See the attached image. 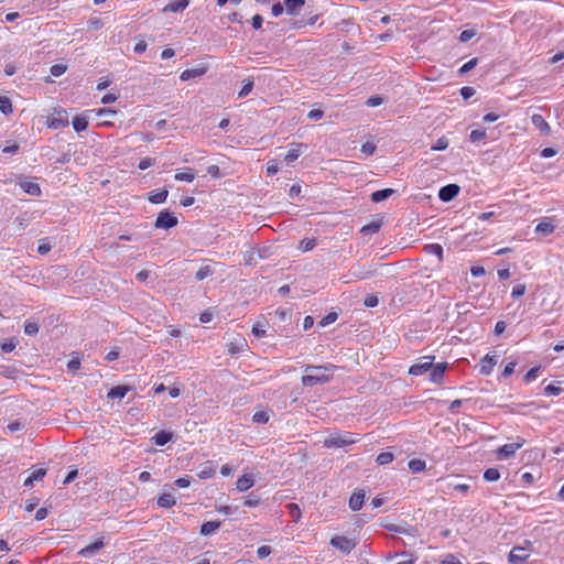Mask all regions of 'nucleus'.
<instances>
[{
    "instance_id": "nucleus-1",
    "label": "nucleus",
    "mask_w": 564,
    "mask_h": 564,
    "mask_svg": "<svg viewBox=\"0 0 564 564\" xmlns=\"http://www.w3.org/2000/svg\"><path fill=\"white\" fill-rule=\"evenodd\" d=\"M336 369L333 364L323 366H306L304 369L305 375L302 377V384L304 387H314L328 382Z\"/></svg>"
},
{
    "instance_id": "nucleus-2",
    "label": "nucleus",
    "mask_w": 564,
    "mask_h": 564,
    "mask_svg": "<svg viewBox=\"0 0 564 564\" xmlns=\"http://www.w3.org/2000/svg\"><path fill=\"white\" fill-rule=\"evenodd\" d=\"M360 440L358 434L351 432H338L330 434L324 441V446L327 448H339L347 445L357 443Z\"/></svg>"
},
{
    "instance_id": "nucleus-3",
    "label": "nucleus",
    "mask_w": 564,
    "mask_h": 564,
    "mask_svg": "<svg viewBox=\"0 0 564 564\" xmlns=\"http://www.w3.org/2000/svg\"><path fill=\"white\" fill-rule=\"evenodd\" d=\"M69 123L65 109H56L46 119V126L51 129H62Z\"/></svg>"
},
{
    "instance_id": "nucleus-4",
    "label": "nucleus",
    "mask_w": 564,
    "mask_h": 564,
    "mask_svg": "<svg viewBox=\"0 0 564 564\" xmlns=\"http://www.w3.org/2000/svg\"><path fill=\"white\" fill-rule=\"evenodd\" d=\"M177 223L178 220L175 214L169 209H164L159 213L154 223V227L160 229H170L175 227Z\"/></svg>"
},
{
    "instance_id": "nucleus-5",
    "label": "nucleus",
    "mask_w": 564,
    "mask_h": 564,
    "mask_svg": "<svg viewBox=\"0 0 564 564\" xmlns=\"http://www.w3.org/2000/svg\"><path fill=\"white\" fill-rule=\"evenodd\" d=\"M330 545L343 553H350L356 547V542L345 535H334L330 539Z\"/></svg>"
},
{
    "instance_id": "nucleus-6",
    "label": "nucleus",
    "mask_w": 564,
    "mask_h": 564,
    "mask_svg": "<svg viewBox=\"0 0 564 564\" xmlns=\"http://www.w3.org/2000/svg\"><path fill=\"white\" fill-rule=\"evenodd\" d=\"M434 356H423L420 360L409 368V373L412 376H421L427 370L432 369Z\"/></svg>"
},
{
    "instance_id": "nucleus-7",
    "label": "nucleus",
    "mask_w": 564,
    "mask_h": 564,
    "mask_svg": "<svg viewBox=\"0 0 564 564\" xmlns=\"http://www.w3.org/2000/svg\"><path fill=\"white\" fill-rule=\"evenodd\" d=\"M525 441L521 437L517 438V442L509 443L500 446L497 449V454L501 458H509L516 454V452L524 445Z\"/></svg>"
},
{
    "instance_id": "nucleus-8",
    "label": "nucleus",
    "mask_w": 564,
    "mask_h": 564,
    "mask_svg": "<svg viewBox=\"0 0 564 564\" xmlns=\"http://www.w3.org/2000/svg\"><path fill=\"white\" fill-rule=\"evenodd\" d=\"M207 70H208V66L205 64H200L194 68H187V69L183 70L180 75V79L182 82H186L192 78L200 77V76L205 75L207 73Z\"/></svg>"
},
{
    "instance_id": "nucleus-9",
    "label": "nucleus",
    "mask_w": 564,
    "mask_h": 564,
    "mask_svg": "<svg viewBox=\"0 0 564 564\" xmlns=\"http://www.w3.org/2000/svg\"><path fill=\"white\" fill-rule=\"evenodd\" d=\"M307 145L301 142H292L290 144L289 151L284 156L286 163H292L295 161L305 150Z\"/></svg>"
},
{
    "instance_id": "nucleus-10",
    "label": "nucleus",
    "mask_w": 564,
    "mask_h": 564,
    "mask_svg": "<svg viewBox=\"0 0 564 564\" xmlns=\"http://www.w3.org/2000/svg\"><path fill=\"white\" fill-rule=\"evenodd\" d=\"M105 538L100 536L96 539L93 543L86 545L85 547L78 551V555L88 557L101 550L105 546Z\"/></svg>"
},
{
    "instance_id": "nucleus-11",
    "label": "nucleus",
    "mask_w": 564,
    "mask_h": 564,
    "mask_svg": "<svg viewBox=\"0 0 564 564\" xmlns=\"http://www.w3.org/2000/svg\"><path fill=\"white\" fill-rule=\"evenodd\" d=\"M459 189L457 184L445 185L440 189L438 197L442 202L447 203L458 195Z\"/></svg>"
},
{
    "instance_id": "nucleus-12",
    "label": "nucleus",
    "mask_w": 564,
    "mask_h": 564,
    "mask_svg": "<svg viewBox=\"0 0 564 564\" xmlns=\"http://www.w3.org/2000/svg\"><path fill=\"white\" fill-rule=\"evenodd\" d=\"M366 498V492L364 489H356L351 494L348 506L352 511H358L361 509Z\"/></svg>"
},
{
    "instance_id": "nucleus-13",
    "label": "nucleus",
    "mask_w": 564,
    "mask_h": 564,
    "mask_svg": "<svg viewBox=\"0 0 564 564\" xmlns=\"http://www.w3.org/2000/svg\"><path fill=\"white\" fill-rule=\"evenodd\" d=\"M529 558V553L525 552L523 547L516 546L513 547L508 556V561L510 564H522Z\"/></svg>"
},
{
    "instance_id": "nucleus-14",
    "label": "nucleus",
    "mask_w": 564,
    "mask_h": 564,
    "mask_svg": "<svg viewBox=\"0 0 564 564\" xmlns=\"http://www.w3.org/2000/svg\"><path fill=\"white\" fill-rule=\"evenodd\" d=\"M497 364V358L496 356H490L489 354H487L481 360H480V364H479V372L481 375H490L491 371L494 370V367L496 366Z\"/></svg>"
},
{
    "instance_id": "nucleus-15",
    "label": "nucleus",
    "mask_w": 564,
    "mask_h": 564,
    "mask_svg": "<svg viewBox=\"0 0 564 564\" xmlns=\"http://www.w3.org/2000/svg\"><path fill=\"white\" fill-rule=\"evenodd\" d=\"M215 473H216L215 463L212 460H207L199 466L197 476L199 479H208V478L214 477Z\"/></svg>"
},
{
    "instance_id": "nucleus-16",
    "label": "nucleus",
    "mask_w": 564,
    "mask_h": 564,
    "mask_svg": "<svg viewBox=\"0 0 564 564\" xmlns=\"http://www.w3.org/2000/svg\"><path fill=\"white\" fill-rule=\"evenodd\" d=\"M174 434L170 431L161 430L151 437V442L158 446H164L171 442Z\"/></svg>"
},
{
    "instance_id": "nucleus-17",
    "label": "nucleus",
    "mask_w": 564,
    "mask_h": 564,
    "mask_svg": "<svg viewBox=\"0 0 564 564\" xmlns=\"http://www.w3.org/2000/svg\"><path fill=\"white\" fill-rule=\"evenodd\" d=\"M254 485V477L253 475H242L240 476L236 481V488L239 491H247Z\"/></svg>"
},
{
    "instance_id": "nucleus-18",
    "label": "nucleus",
    "mask_w": 564,
    "mask_h": 564,
    "mask_svg": "<svg viewBox=\"0 0 564 564\" xmlns=\"http://www.w3.org/2000/svg\"><path fill=\"white\" fill-rule=\"evenodd\" d=\"M189 4L188 0H174L163 8V12H182Z\"/></svg>"
},
{
    "instance_id": "nucleus-19",
    "label": "nucleus",
    "mask_w": 564,
    "mask_h": 564,
    "mask_svg": "<svg viewBox=\"0 0 564 564\" xmlns=\"http://www.w3.org/2000/svg\"><path fill=\"white\" fill-rule=\"evenodd\" d=\"M175 503H176V498L171 492H162L158 497V505L161 508L169 509V508H172L173 506H175Z\"/></svg>"
},
{
    "instance_id": "nucleus-20",
    "label": "nucleus",
    "mask_w": 564,
    "mask_h": 564,
    "mask_svg": "<svg viewBox=\"0 0 564 564\" xmlns=\"http://www.w3.org/2000/svg\"><path fill=\"white\" fill-rule=\"evenodd\" d=\"M532 123L535 128H538L542 133L549 134L551 131L550 124L546 122V120L539 113H535L531 118Z\"/></svg>"
},
{
    "instance_id": "nucleus-21",
    "label": "nucleus",
    "mask_w": 564,
    "mask_h": 564,
    "mask_svg": "<svg viewBox=\"0 0 564 564\" xmlns=\"http://www.w3.org/2000/svg\"><path fill=\"white\" fill-rule=\"evenodd\" d=\"M167 195L169 191L166 188H161L151 192L148 199L152 204H162L165 203Z\"/></svg>"
},
{
    "instance_id": "nucleus-22",
    "label": "nucleus",
    "mask_w": 564,
    "mask_h": 564,
    "mask_svg": "<svg viewBox=\"0 0 564 564\" xmlns=\"http://www.w3.org/2000/svg\"><path fill=\"white\" fill-rule=\"evenodd\" d=\"M174 180L191 183L195 180L194 170L191 167H184L182 171L175 173Z\"/></svg>"
},
{
    "instance_id": "nucleus-23",
    "label": "nucleus",
    "mask_w": 564,
    "mask_h": 564,
    "mask_svg": "<svg viewBox=\"0 0 564 564\" xmlns=\"http://www.w3.org/2000/svg\"><path fill=\"white\" fill-rule=\"evenodd\" d=\"M130 391V387L128 386H117V387H113L111 388L108 393H107V398L108 399H122L126 397V394Z\"/></svg>"
},
{
    "instance_id": "nucleus-24",
    "label": "nucleus",
    "mask_w": 564,
    "mask_h": 564,
    "mask_svg": "<svg viewBox=\"0 0 564 564\" xmlns=\"http://www.w3.org/2000/svg\"><path fill=\"white\" fill-rule=\"evenodd\" d=\"M20 186L29 195L39 196L41 194V187L35 182L24 181L20 183Z\"/></svg>"
},
{
    "instance_id": "nucleus-25",
    "label": "nucleus",
    "mask_w": 564,
    "mask_h": 564,
    "mask_svg": "<svg viewBox=\"0 0 564 564\" xmlns=\"http://www.w3.org/2000/svg\"><path fill=\"white\" fill-rule=\"evenodd\" d=\"M284 4L289 14H297L299 10L305 4V0H284Z\"/></svg>"
},
{
    "instance_id": "nucleus-26",
    "label": "nucleus",
    "mask_w": 564,
    "mask_h": 564,
    "mask_svg": "<svg viewBox=\"0 0 564 564\" xmlns=\"http://www.w3.org/2000/svg\"><path fill=\"white\" fill-rule=\"evenodd\" d=\"M424 251L427 254H434L438 258L440 261L444 259L443 247L440 243H430L424 247Z\"/></svg>"
},
{
    "instance_id": "nucleus-27",
    "label": "nucleus",
    "mask_w": 564,
    "mask_h": 564,
    "mask_svg": "<svg viewBox=\"0 0 564 564\" xmlns=\"http://www.w3.org/2000/svg\"><path fill=\"white\" fill-rule=\"evenodd\" d=\"M554 229L555 226L546 219L541 220L535 227L536 232L543 234L545 236L551 235L554 231Z\"/></svg>"
},
{
    "instance_id": "nucleus-28",
    "label": "nucleus",
    "mask_w": 564,
    "mask_h": 564,
    "mask_svg": "<svg viewBox=\"0 0 564 564\" xmlns=\"http://www.w3.org/2000/svg\"><path fill=\"white\" fill-rule=\"evenodd\" d=\"M220 527L219 521H207L200 527L202 535H210Z\"/></svg>"
},
{
    "instance_id": "nucleus-29",
    "label": "nucleus",
    "mask_w": 564,
    "mask_h": 564,
    "mask_svg": "<svg viewBox=\"0 0 564 564\" xmlns=\"http://www.w3.org/2000/svg\"><path fill=\"white\" fill-rule=\"evenodd\" d=\"M446 369V364L436 365L431 372V380L434 382H441L444 377V372Z\"/></svg>"
},
{
    "instance_id": "nucleus-30",
    "label": "nucleus",
    "mask_w": 564,
    "mask_h": 564,
    "mask_svg": "<svg viewBox=\"0 0 564 564\" xmlns=\"http://www.w3.org/2000/svg\"><path fill=\"white\" fill-rule=\"evenodd\" d=\"M73 128L76 132H83L88 127V120L84 116H77L73 119Z\"/></svg>"
},
{
    "instance_id": "nucleus-31",
    "label": "nucleus",
    "mask_w": 564,
    "mask_h": 564,
    "mask_svg": "<svg viewBox=\"0 0 564 564\" xmlns=\"http://www.w3.org/2000/svg\"><path fill=\"white\" fill-rule=\"evenodd\" d=\"M288 512L292 518L293 522L297 523L302 517V511L297 503H289L286 505Z\"/></svg>"
},
{
    "instance_id": "nucleus-32",
    "label": "nucleus",
    "mask_w": 564,
    "mask_h": 564,
    "mask_svg": "<svg viewBox=\"0 0 564 564\" xmlns=\"http://www.w3.org/2000/svg\"><path fill=\"white\" fill-rule=\"evenodd\" d=\"M393 193V189L392 188H384V189H380V191H376L371 194V199L372 202L375 203H379L381 200H384L386 198H388L389 196H391Z\"/></svg>"
},
{
    "instance_id": "nucleus-33",
    "label": "nucleus",
    "mask_w": 564,
    "mask_h": 564,
    "mask_svg": "<svg viewBox=\"0 0 564 564\" xmlns=\"http://www.w3.org/2000/svg\"><path fill=\"white\" fill-rule=\"evenodd\" d=\"M268 323L265 321H258L252 325V334L256 337H263L267 333Z\"/></svg>"
},
{
    "instance_id": "nucleus-34",
    "label": "nucleus",
    "mask_w": 564,
    "mask_h": 564,
    "mask_svg": "<svg viewBox=\"0 0 564 564\" xmlns=\"http://www.w3.org/2000/svg\"><path fill=\"white\" fill-rule=\"evenodd\" d=\"M408 465L412 473H421L426 468V463L419 458L411 459Z\"/></svg>"
},
{
    "instance_id": "nucleus-35",
    "label": "nucleus",
    "mask_w": 564,
    "mask_h": 564,
    "mask_svg": "<svg viewBox=\"0 0 564 564\" xmlns=\"http://www.w3.org/2000/svg\"><path fill=\"white\" fill-rule=\"evenodd\" d=\"M252 88H253V79H251V78L245 79L242 82V87H241L240 91L238 93V97L242 98V97L248 96L251 93Z\"/></svg>"
},
{
    "instance_id": "nucleus-36",
    "label": "nucleus",
    "mask_w": 564,
    "mask_h": 564,
    "mask_svg": "<svg viewBox=\"0 0 564 564\" xmlns=\"http://www.w3.org/2000/svg\"><path fill=\"white\" fill-rule=\"evenodd\" d=\"M316 246V240L314 238H304L299 242V249L302 252H306L312 250Z\"/></svg>"
},
{
    "instance_id": "nucleus-37",
    "label": "nucleus",
    "mask_w": 564,
    "mask_h": 564,
    "mask_svg": "<svg viewBox=\"0 0 564 564\" xmlns=\"http://www.w3.org/2000/svg\"><path fill=\"white\" fill-rule=\"evenodd\" d=\"M393 458L394 455L391 452H382L377 456L376 462L378 465H387L390 464Z\"/></svg>"
},
{
    "instance_id": "nucleus-38",
    "label": "nucleus",
    "mask_w": 564,
    "mask_h": 564,
    "mask_svg": "<svg viewBox=\"0 0 564 564\" xmlns=\"http://www.w3.org/2000/svg\"><path fill=\"white\" fill-rule=\"evenodd\" d=\"M12 110L11 100L6 96H0V111L4 115H9Z\"/></svg>"
},
{
    "instance_id": "nucleus-39",
    "label": "nucleus",
    "mask_w": 564,
    "mask_h": 564,
    "mask_svg": "<svg viewBox=\"0 0 564 564\" xmlns=\"http://www.w3.org/2000/svg\"><path fill=\"white\" fill-rule=\"evenodd\" d=\"M500 478V473L497 468H488L484 471V479L486 481H497Z\"/></svg>"
},
{
    "instance_id": "nucleus-40",
    "label": "nucleus",
    "mask_w": 564,
    "mask_h": 564,
    "mask_svg": "<svg viewBox=\"0 0 564 564\" xmlns=\"http://www.w3.org/2000/svg\"><path fill=\"white\" fill-rule=\"evenodd\" d=\"M487 138L485 129H475L470 131L469 139L471 142H478Z\"/></svg>"
},
{
    "instance_id": "nucleus-41",
    "label": "nucleus",
    "mask_w": 564,
    "mask_h": 564,
    "mask_svg": "<svg viewBox=\"0 0 564 564\" xmlns=\"http://www.w3.org/2000/svg\"><path fill=\"white\" fill-rule=\"evenodd\" d=\"M213 274V269L210 265H204L198 269V271L195 274V278L198 281H202Z\"/></svg>"
},
{
    "instance_id": "nucleus-42",
    "label": "nucleus",
    "mask_w": 564,
    "mask_h": 564,
    "mask_svg": "<svg viewBox=\"0 0 564 564\" xmlns=\"http://www.w3.org/2000/svg\"><path fill=\"white\" fill-rule=\"evenodd\" d=\"M40 326L35 322L26 321L24 324V333L30 336H34L39 333Z\"/></svg>"
},
{
    "instance_id": "nucleus-43",
    "label": "nucleus",
    "mask_w": 564,
    "mask_h": 564,
    "mask_svg": "<svg viewBox=\"0 0 564 564\" xmlns=\"http://www.w3.org/2000/svg\"><path fill=\"white\" fill-rule=\"evenodd\" d=\"M449 145V142H448V139L443 135L441 138L437 139V141L432 145V150L433 151H443V150H446Z\"/></svg>"
},
{
    "instance_id": "nucleus-44",
    "label": "nucleus",
    "mask_w": 564,
    "mask_h": 564,
    "mask_svg": "<svg viewBox=\"0 0 564 564\" xmlns=\"http://www.w3.org/2000/svg\"><path fill=\"white\" fill-rule=\"evenodd\" d=\"M52 249L48 238H42L37 243V251L41 254H46Z\"/></svg>"
},
{
    "instance_id": "nucleus-45",
    "label": "nucleus",
    "mask_w": 564,
    "mask_h": 564,
    "mask_svg": "<svg viewBox=\"0 0 564 564\" xmlns=\"http://www.w3.org/2000/svg\"><path fill=\"white\" fill-rule=\"evenodd\" d=\"M269 419H270V415L265 411H259L252 415V421L254 423H267L269 421Z\"/></svg>"
},
{
    "instance_id": "nucleus-46",
    "label": "nucleus",
    "mask_w": 564,
    "mask_h": 564,
    "mask_svg": "<svg viewBox=\"0 0 564 564\" xmlns=\"http://www.w3.org/2000/svg\"><path fill=\"white\" fill-rule=\"evenodd\" d=\"M381 225L379 223H370V224H367L365 225L362 228H361V232L367 235V234H376L379 231Z\"/></svg>"
},
{
    "instance_id": "nucleus-47",
    "label": "nucleus",
    "mask_w": 564,
    "mask_h": 564,
    "mask_svg": "<svg viewBox=\"0 0 564 564\" xmlns=\"http://www.w3.org/2000/svg\"><path fill=\"white\" fill-rule=\"evenodd\" d=\"M525 292H527V286H525V284L520 283V284H517V285H514V286L512 288L511 296H512L513 299H518V297H520V296L524 295V294H525Z\"/></svg>"
},
{
    "instance_id": "nucleus-48",
    "label": "nucleus",
    "mask_w": 564,
    "mask_h": 564,
    "mask_svg": "<svg viewBox=\"0 0 564 564\" xmlns=\"http://www.w3.org/2000/svg\"><path fill=\"white\" fill-rule=\"evenodd\" d=\"M90 113H94L97 117L107 115V116H115L117 113L116 110L111 108H98V109H91L89 110Z\"/></svg>"
},
{
    "instance_id": "nucleus-49",
    "label": "nucleus",
    "mask_w": 564,
    "mask_h": 564,
    "mask_svg": "<svg viewBox=\"0 0 564 564\" xmlns=\"http://www.w3.org/2000/svg\"><path fill=\"white\" fill-rule=\"evenodd\" d=\"M67 69V66L64 64H54L51 67V74L55 77L62 76Z\"/></svg>"
},
{
    "instance_id": "nucleus-50",
    "label": "nucleus",
    "mask_w": 564,
    "mask_h": 564,
    "mask_svg": "<svg viewBox=\"0 0 564 564\" xmlns=\"http://www.w3.org/2000/svg\"><path fill=\"white\" fill-rule=\"evenodd\" d=\"M478 63V59L476 57L469 59L468 62H466L460 68H459V74H465V73H468L469 70H471Z\"/></svg>"
},
{
    "instance_id": "nucleus-51",
    "label": "nucleus",
    "mask_w": 564,
    "mask_h": 564,
    "mask_svg": "<svg viewBox=\"0 0 564 564\" xmlns=\"http://www.w3.org/2000/svg\"><path fill=\"white\" fill-rule=\"evenodd\" d=\"M45 475H46V468H44V467L36 468V469L32 470V473L30 474L31 478L34 481L41 480Z\"/></svg>"
},
{
    "instance_id": "nucleus-52",
    "label": "nucleus",
    "mask_w": 564,
    "mask_h": 564,
    "mask_svg": "<svg viewBox=\"0 0 564 564\" xmlns=\"http://www.w3.org/2000/svg\"><path fill=\"white\" fill-rule=\"evenodd\" d=\"M89 30H99L104 26V22L98 18H93L87 22Z\"/></svg>"
},
{
    "instance_id": "nucleus-53",
    "label": "nucleus",
    "mask_w": 564,
    "mask_h": 564,
    "mask_svg": "<svg viewBox=\"0 0 564 564\" xmlns=\"http://www.w3.org/2000/svg\"><path fill=\"white\" fill-rule=\"evenodd\" d=\"M375 151H376V145L372 142H365L361 145V152L365 153L366 155H372L375 153Z\"/></svg>"
},
{
    "instance_id": "nucleus-54",
    "label": "nucleus",
    "mask_w": 564,
    "mask_h": 564,
    "mask_svg": "<svg viewBox=\"0 0 564 564\" xmlns=\"http://www.w3.org/2000/svg\"><path fill=\"white\" fill-rule=\"evenodd\" d=\"M539 368H531L523 377V380L529 383L538 377Z\"/></svg>"
},
{
    "instance_id": "nucleus-55",
    "label": "nucleus",
    "mask_w": 564,
    "mask_h": 564,
    "mask_svg": "<svg viewBox=\"0 0 564 564\" xmlns=\"http://www.w3.org/2000/svg\"><path fill=\"white\" fill-rule=\"evenodd\" d=\"M175 485L178 488H187L191 485V477L189 476L180 477L175 480Z\"/></svg>"
},
{
    "instance_id": "nucleus-56",
    "label": "nucleus",
    "mask_w": 564,
    "mask_h": 564,
    "mask_svg": "<svg viewBox=\"0 0 564 564\" xmlns=\"http://www.w3.org/2000/svg\"><path fill=\"white\" fill-rule=\"evenodd\" d=\"M271 552H272V549L269 545H262V546L258 547V550H257V554L260 558L269 556L271 554Z\"/></svg>"
},
{
    "instance_id": "nucleus-57",
    "label": "nucleus",
    "mask_w": 564,
    "mask_h": 564,
    "mask_svg": "<svg viewBox=\"0 0 564 564\" xmlns=\"http://www.w3.org/2000/svg\"><path fill=\"white\" fill-rule=\"evenodd\" d=\"M260 503V499L256 496H248L245 500H243V505L246 507H257L259 506Z\"/></svg>"
},
{
    "instance_id": "nucleus-58",
    "label": "nucleus",
    "mask_w": 564,
    "mask_h": 564,
    "mask_svg": "<svg viewBox=\"0 0 564 564\" xmlns=\"http://www.w3.org/2000/svg\"><path fill=\"white\" fill-rule=\"evenodd\" d=\"M474 36H475V31L474 30H464L459 34V41L460 42H467V41L471 40Z\"/></svg>"
},
{
    "instance_id": "nucleus-59",
    "label": "nucleus",
    "mask_w": 564,
    "mask_h": 564,
    "mask_svg": "<svg viewBox=\"0 0 564 564\" xmlns=\"http://www.w3.org/2000/svg\"><path fill=\"white\" fill-rule=\"evenodd\" d=\"M153 164H154V160L152 158H143L142 160H140L138 167L143 171Z\"/></svg>"
},
{
    "instance_id": "nucleus-60",
    "label": "nucleus",
    "mask_w": 564,
    "mask_h": 564,
    "mask_svg": "<svg viewBox=\"0 0 564 564\" xmlns=\"http://www.w3.org/2000/svg\"><path fill=\"white\" fill-rule=\"evenodd\" d=\"M15 346L17 343L13 339H10L1 344V349L4 352H11L12 350H14Z\"/></svg>"
},
{
    "instance_id": "nucleus-61",
    "label": "nucleus",
    "mask_w": 564,
    "mask_h": 564,
    "mask_svg": "<svg viewBox=\"0 0 564 564\" xmlns=\"http://www.w3.org/2000/svg\"><path fill=\"white\" fill-rule=\"evenodd\" d=\"M474 94L475 89L473 87L464 86L460 88V95L464 99H469Z\"/></svg>"
},
{
    "instance_id": "nucleus-62",
    "label": "nucleus",
    "mask_w": 564,
    "mask_h": 564,
    "mask_svg": "<svg viewBox=\"0 0 564 564\" xmlns=\"http://www.w3.org/2000/svg\"><path fill=\"white\" fill-rule=\"evenodd\" d=\"M207 173L214 177V178H218L220 176V169L218 165L216 164H213V165H209L207 167Z\"/></svg>"
},
{
    "instance_id": "nucleus-63",
    "label": "nucleus",
    "mask_w": 564,
    "mask_h": 564,
    "mask_svg": "<svg viewBox=\"0 0 564 564\" xmlns=\"http://www.w3.org/2000/svg\"><path fill=\"white\" fill-rule=\"evenodd\" d=\"M337 319V314L336 313H329L328 315H326L321 322L319 324L322 326H326L330 323H334L335 321Z\"/></svg>"
},
{
    "instance_id": "nucleus-64",
    "label": "nucleus",
    "mask_w": 564,
    "mask_h": 564,
    "mask_svg": "<svg viewBox=\"0 0 564 564\" xmlns=\"http://www.w3.org/2000/svg\"><path fill=\"white\" fill-rule=\"evenodd\" d=\"M442 564H463L455 555L447 554L444 560L442 561Z\"/></svg>"
}]
</instances>
